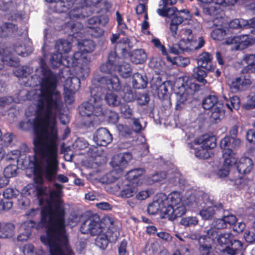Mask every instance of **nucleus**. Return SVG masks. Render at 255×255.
Segmentation results:
<instances>
[{"label": "nucleus", "instance_id": "26", "mask_svg": "<svg viewBox=\"0 0 255 255\" xmlns=\"http://www.w3.org/2000/svg\"><path fill=\"white\" fill-rule=\"evenodd\" d=\"M18 26L11 22H5L0 26V37L5 38L17 33Z\"/></svg>", "mask_w": 255, "mask_h": 255}, {"label": "nucleus", "instance_id": "22", "mask_svg": "<svg viewBox=\"0 0 255 255\" xmlns=\"http://www.w3.org/2000/svg\"><path fill=\"white\" fill-rule=\"evenodd\" d=\"M183 34L186 37L187 41L193 43L194 48L199 49L204 46L205 41L203 36H199L197 38L193 34L192 29L185 28L183 30Z\"/></svg>", "mask_w": 255, "mask_h": 255}, {"label": "nucleus", "instance_id": "2", "mask_svg": "<svg viewBox=\"0 0 255 255\" xmlns=\"http://www.w3.org/2000/svg\"><path fill=\"white\" fill-rule=\"evenodd\" d=\"M53 186L56 189L49 190V198L45 197L48 195L46 186L36 188L38 204L43 206L38 228L47 224L46 235L40 236V241L48 247L50 255H74L69 245L65 223L66 212L62 205L61 194L64 186L55 182Z\"/></svg>", "mask_w": 255, "mask_h": 255}, {"label": "nucleus", "instance_id": "3", "mask_svg": "<svg viewBox=\"0 0 255 255\" xmlns=\"http://www.w3.org/2000/svg\"><path fill=\"white\" fill-rule=\"evenodd\" d=\"M102 0H46L49 3L54 2V10L57 13H66L70 20L62 26V29L68 35L77 38L82 34L83 28L82 23L75 21L74 18L85 17L83 10L88 6L95 5Z\"/></svg>", "mask_w": 255, "mask_h": 255}, {"label": "nucleus", "instance_id": "43", "mask_svg": "<svg viewBox=\"0 0 255 255\" xmlns=\"http://www.w3.org/2000/svg\"><path fill=\"white\" fill-rule=\"evenodd\" d=\"M137 186L131 184L128 185L120 192L121 196L123 198H130L132 197L137 192Z\"/></svg>", "mask_w": 255, "mask_h": 255}, {"label": "nucleus", "instance_id": "8", "mask_svg": "<svg viewBox=\"0 0 255 255\" xmlns=\"http://www.w3.org/2000/svg\"><path fill=\"white\" fill-rule=\"evenodd\" d=\"M81 55L79 51L75 52L72 56H67L64 60L62 59L61 53H54L51 55L50 63L53 67L58 68L62 64L68 67H75L78 66L81 59L78 57Z\"/></svg>", "mask_w": 255, "mask_h": 255}, {"label": "nucleus", "instance_id": "24", "mask_svg": "<svg viewBox=\"0 0 255 255\" xmlns=\"http://www.w3.org/2000/svg\"><path fill=\"white\" fill-rule=\"evenodd\" d=\"M143 168H134L129 170L126 174V178L130 184L137 186L141 183V177L144 173Z\"/></svg>", "mask_w": 255, "mask_h": 255}, {"label": "nucleus", "instance_id": "1", "mask_svg": "<svg viewBox=\"0 0 255 255\" xmlns=\"http://www.w3.org/2000/svg\"><path fill=\"white\" fill-rule=\"evenodd\" d=\"M43 77L36 104V118L33 120L35 154L58 153V130L55 116L63 107L62 96L56 90V75L46 65H42Z\"/></svg>", "mask_w": 255, "mask_h": 255}, {"label": "nucleus", "instance_id": "57", "mask_svg": "<svg viewBox=\"0 0 255 255\" xmlns=\"http://www.w3.org/2000/svg\"><path fill=\"white\" fill-rule=\"evenodd\" d=\"M168 89L165 82L162 83L157 88V95L159 98L164 99L168 97Z\"/></svg>", "mask_w": 255, "mask_h": 255}, {"label": "nucleus", "instance_id": "32", "mask_svg": "<svg viewBox=\"0 0 255 255\" xmlns=\"http://www.w3.org/2000/svg\"><path fill=\"white\" fill-rule=\"evenodd\" d=\"M131 61L135 64H141L144 62L147 58L145 51L142 49H136L131 52L129 55Z\"/></svg>", "mask_w": 255, "mask_h": 255}, {"label": "nucleus", "instance_id": "48", "mask_svg": "<svg viewBox=\"0 0 255 255\" xmlns=\"http://www.w3.org/2000/svg\"><path fill=\"white\" fill-rule=\"evenodd\" d=\"M120 109L123 117L126 119H131L133 115V111L128 105L126 103H121L120 105Z\"/></svg>", "mask_w": 255, "mask_h": 255}, {"label": "nucleus", "instance_id": "34", "mask_svg": "<svg viewBox=\"0 0 255 255\" xmlns=\"http://www.w3.org/2000/svg\"><path fill=\"white\" fill-rule=\"evenodd\" d=\"M165 208L162 201H154L150 203L147 208V211L150 215H155L159 213L160 217L162 215V209Z\"/></svg>", "mask_w": 255, "mask_h": 255}, {"label": "nucleus", "instance_id": "28", "mask_svg": "<svg viewBox=\"0 0 255 255\" xmlns=\"http://www.w3.org/2000/svg\"><path fill=\"white\" fill-rule=\"evenodd\" d=\"M104 233H105V234L98 235L95 242L96 246L102 250H105L107 248L109 242L111 241V238H112L113 240L116 239L117 238V232L114 233L113 236L108 235L106 232Z\"/></svg>", "mask_w": 255, "mask_h": 255}, {"label": "nucleus", "instance_id": "52", "mask_svg": "<svg viewBox=\"0 0 255 255\" xmlns=\"http://www.w3.org/2000/svg\"><path fill=\"white\" fill-rule=\"evenodd\" d=\"M89 73L90 68L87 66L80 67L77 73L79 83L80 84L81 80H84L87 78L89 75Z\"/></svg>", "mask_w": 255, "mask_h": 255}, {"label": "nucleus", "instance_id": "14", "mask_svg": "<svg viewBox=\"0 0 255 255\" xmlns=\"http://www.w3.org/2000/svg\"><path fill=\"white\" fill-rule=\"evenodd\" d=\"M93 139L98 145L106 146L113 141V135L106 128H100L95 132Z\"/></svg>", "mask_w": 255, "mask_h": 255}, {"label": "nucleus", "instance_id": "31", "mask_svg": "<svg viewBox=\"0 0 255 255\" xmlns=\"http://www.w3.org/2000/svg\"><path fill=\"white\" fill-rule=\"evenodd\" d=\"M215 208L221 210L223 208V206L222 204L219 203L214 205L213 206L204 208L200 211L199 214L204 220L212 219L215 214Z\"/></svg>", "mask_w": 255, "mask_h": 255}, {"label": "nucleus", "instance_id": "23", "mask_svg": "<svg viewBox=\"0 0 255 255\" xmlns=\"http://www.w3.org/2000/svg\"><path fill=\"white\" fill-rule=\"evenodd\" d=\"M237 163V169L240 174L245 175L249 173L253 168V162L251 158L248 157H241Z\"/></svg>", "mask_w": 255, "mask_h": 255}, {"label": "nucleus", "instance_id": "64", "mask_svg": "<svg viewBox=\"0 0 255 255\" xmlns=\"http://www.w3.org/2000/svg\"><path fill=\"white\" fill-rule=\"evenodd\" d=\"M149 96L146 93L139 94L136 97L138 105L143 106L146 105L149 101Z\"/></svg>", "mask_w": 255, "mask_h": 255}, {"label": "nucleus", "instance_id": "46", "mask_svg": "<svg viewBox=\"0 0 255 255\" xmlns=\"http://www.w3.org/2000/svg\"><path fill=\"white\" fill-rule=\"evenodd\" d=\"M32 72V69L29 67L23 66L17 68L14 72V75L17 77H27Z\"/></svg>", "mask_w": 255, "mask_h": 255}, {"label": "nucleus", "instance_id": "18", "mask_svg": "<svg viewBox=\"0 0 255 255\" xmlns=\"http://www.w3.org/2000/svg\"><path fill=\"white\" fill-rule=\"evenodd\" d=\"M177 2V0H161L159 3V6L161 8L157 9V13L163 17H169L170 12L173 14L177 11L175 7H169L172 6Z\"/></svg>", "mask_w": 255, "mask_h": 255}, {"label": "nucleus", "instance_id": "42", "mask_svg": "<svg viewBox=\"0 0 255 255\" xmlns=\"http://www.w3.org/2000/svg\"><path fill=\"white\" fill-rule=\"evenodd\" d=\"M181 13L189 14L190 11L187 9H182L178 11L177 13H176L175 12L173 14H171V12H170L169 16L170 15L172 16L170 23L179 25L183 22L184 19H187V18H184L181 15Z\"/></svg>", "mask_w": 255, "mask_h": 255}, {"label": "nucleus", "instance_id": "50", "mask_svg": "<svg viewBox=\"0 0 255 255\" xmlns=\"http://www.w3.org/2000/svg\"><path fill=\"white\" fill-rule=\"evenodd\" d=\"M226 34V30L224 28H221L213 29L211 33L213 39L219 41L222 40Z\"/></svg>", "mask_w": 255, "mask_h": 255}, {"label": "nucleus", "instance_id": "33", "mask_svg": "<svg viewBox=\"0 0 255 255\" xmlns=\"http://www.w3.org/2000/svg\"><path fill=\"white\" fill-rule=\"evenodd\" d=\"M15 226L10 223H0V238H9L12 237L14 234Z\"/></svg>", "mask_w": 255, "mask_h": 255}, {"label": "nucleus", "instance_id": "29", "mask_svg": "<svg viewBox=\"0 0 255 255\" xmlns=\"http://www.w3.org/2000/svg\"><path fill=\"white\" fill-rule=\"evenodd\" d=\"M181 200L180 193L177 191H173L168 195L166 200L162 201L165 208H167L168 207H174L179 204L182 203Z\"/></svg>", "mask_w": 255, "mask_h": 255}, {"label": "nucleus", "instance_id": "21", "mask_svg": "<svg viewBox=\"0 0 255 255\" xmlns=\"http://www.w3.org/2000/svg\"><path fill=\"white\" fill-rule=\"evenodd\" d=\"M242 62L243 64H247L242 68L241 71L242 74H247L250 76L251 74L255 72V54H247L245 55L242 60Z\"/></svg>", "mask_w": 255, "mask_h": 255}, {"label": "nucleus", "instance_id": "30", "mask_svg": "<svg viewBox=\"0 0 255 255\" xmlns=\"http://www.w3.org/2000/svg\"><path fill=\"white\" fill-rule=\"evenodd\" d=\"M132 84L134 89H144L148 84L147 78L138 73H134L132 76Z\"/></svg>", "mask_w": 255, "mask_h": 255}, {"label": "nucleus", "instance_id": "6", "mask_svg": "<svg viewBox=\"0 0 255 255\" xmlns=\"http://www.w3.org/2000/svg\"><path fill=\"white\" fill-rule=\"evenodd\" d=\"M45 160V164L42 166L35 163L34 167V181L35 183L42 185L45 179L49 182L56 180V175L58 171V153L36 154Z\"/></svg>", "mask_w": 255, "mask_h": 255}, {"label": "nucleus", "instance_id": "5", "mask_svg": "<svg viewBox=\"0 0 255 255\" xmlns=\"http://www.w3.org/2000/svg\"><path fill=\"white\" fill-rule=\"evenodd\" d=\"M80 231L83 234L92 236L99 235L101 233L106 232L110 236L118 232V228L115 225L114 219L105 216L102 219L97 214L89 216L82 224Z\"/></svg>", "mask_w": 255, "mask_h": 255}, {"label": "nucleus", "instance_id": "49", "mask_svg": "<svg viewBox=\"0 0 255 255\" xmlns=\"http://www.w3.org/2000/svg\"><path fill=\"white\" fill-rule=\"evenodd\" d=\"M17 166L14 164H10L6 166L3 170V175L8 179L14 177L17 174Z\"/></svg>", "mask_w": 255, "mask_h": 255}, {"label": "nucleus", "instance_id": "15", "mask_svg": "<svg viewBox=\"0 0 255 255\" xmlns=\"http://www.w3.org/2000/svg\"><path fill=\"white\" fill-rule=\"evenodd\" d=\"M195 144H201L211 150L214 148L217 145L216 138L214 135L204 134L196 137L192 141L189 142L190 147H193Z\"/></svg>", "mask_w": 255, "mask_h": 255}, {"label": "nucleus", "instance_id": "35", "mask_svg": "<svg viewBox=\"0 0 255 255\" xmlns=\"http://www.w3.org/2000/svg\"><path fill=\"white\" fill-rule=\"evenodd\" d=\"M210 71L206 70L204 67H201V66L198 65L193 69V77L200 83L205 85L207 81L205 78L207 76L208 72Z\"/></svg>", "mask_w": 255, "mask_h": 255}, {"label": "nucleus", "instance_id": "11", "mask_svg": "<svg viewBox=\"0 0 255 255\" xmlns=\"http://www.w3.org/2000/svg\"><path fill=\"white\" fill-rule=\"evenodd\" d=\"M132 157V154L130 152L120 153L114 156L111 163L116 171L121 172L128 167Z\"/></svg>", "mask_w": 255, "mask_h": 255}, {"label": "nucleus", "instance_id": "55", "mask_svg": "<svg viewBox=\"0 0 255 255\" xmlns=\"http://www.w3.org/2000/svg\"><path fill=\"white\" fill-rule=\"evenodd\" d=\"M240 22V28H255V17H253L249 20H245L242 18L239 19Z\"/></svg>", "mask_w": 255, "mask_h": 255}, {"label": "nucleus", "instance_id": "17", "mask_svg": "<svg viewBox=\"0 0 255 255\" xmlns=\"http://www.w3.org/2000/svg\"><path fill=\"white\" fill-rule=\"evenodd\" d=\"M251 84V76L245 74V75H241L233 80L230 87L233 92L237 93L245 90L246 87Z\"/></svg>", "mask_w": 255, "mask_h": 255}, {"label": "nucleus", "instance_id": "54", "mask_svg": "<svg viewBox=\"0 0 255 255\" xmlns=\"http://www.w3.org/2000/svg\"><path fill=\"white\" fill-rule=\"evenodd\" d=\"M240 98L238 96H234L230 98V101H228L226 106L231 110H232L233 109L238 110L240 107Z\"/></svg>", "mask_w": 255, "mask_h": 255}, {"label": "nucleus", "instance_id": "36", "mask_svg": "<svg viewBox=\"0 0 255 255\" xmlns=\"http://www.w3.org/2000/svg\"><path fill=\"white\" fill-rule=\"evenodd\" d=\"M211 110L210 119L211 120L217 122V121H220L221 117H223L225 114L223 104H217L216 107L212 108Z\"/></svg>", "mask_w": 255, "mask_h": 255}, {"label": "nucleus", "instance_id": "39", "mask_svg": "<svg viewBox=\"0 0 255 255\" xmlns=\"http://www.w3.org/2000/svg\"><path fill=\"white\" fill-rule=\"evenodd\" d=\"M117 70L119 74L123 78H127L130 77L132 74V69L128 63L123 62L118 65Z\"/></svg>", "mask_w": 255, "mask_h": 255}, {"label": "nucleus", "instance_id": "13", "mask_svg": "<svg viewBox=\"0 0 255 255\" xmlns=\"http://www.w3.org/2000/svg\"><path fill=\"white\" fill-rule=\"evenodd\" d=\"M186 212V209L183 203H180L174 207L170 206L162 209L161 219H168L173 221L177 218L183 216Z\"/></svg>", "mask_w": 255, "mask_h": 255}, {"label": "nucleus", "instance_id": "53", "mask_svg": "<svg viewBox=\"0 0 255 255\" xmlns=\"http://www.w3.org/2000/svg\"><path fill=\"white\" fill-rule=\"evenodd\" d=\"M100 69L101 71L103 73L111 74L113 72L116 70V67L113 65V63L112 64L107 61L105 63H104L100 65Z\"/></svg>", "mask_w": 255, "mask_h": 255}, {"label": "nucleus", "instance_id": "7", "mask_svg": "<svg viewBox=\"0 0 255 255\" xmlns=\"http://www.w3.org/2000/svg\"><path fill=\"white\" fill-rule=\"evenodd\" d=\"M203 3V12L210 17V21L213 25H221L223 23L224 11L221 6L227 5H234L238 0H199ZM247 5H250L253 9H255V0H245Z\"/></svg>", "mask_w": 255, "mask_h": 255}, {"label": "nucleus", "instance_id": "9", "mask_svg": "<svg viewBox=\"0 0 255 255\" xmlns=\"http://www.w3.org/2000/svg\"><path fill=\"white\" fill-rule=\"evenodd\" d=\"M232 137L226 135L220 141V146L222 149L224 165L226 167L232 166L236 164L237 159L231 148Z\"/></svg>", "mask_w": 255, "mask_h": 255}, {"label": "nucleus", "instance_id": "60", "mask_svg": "<svg viewBox=\"0 0 255 255\" xmlns=\"http://www.w3.org/2000/svg\"><path fill=\"white\" fill-rule=\"evenodd\" d=\"M13 51L17 55L24 57L27 55V53L25 50V48L23 46L21 42H17L12 46Z\"/></svg>", "mask_w": 255, "mask_h": 255}, {"label": "nucleus", "instance_id": "58", "mask_svg": "<svg viewBox=\"0 0 255 255\" xmlns=\"http://www.w3.org/2000/svg\"><path fill=\"white\" fill-rule=\"evenodd\" d=\"M198 223V220L196 217H188L182 218L180 221V224L185 227L195 226Z\"/></svg>", "mask_w": 255, "mask_h": 255}, {"label": "nucleus", "instance_id": "40", "mask_svg": "<svg viewBox=\"0 0 255 255\" xmlns=\"http://www.w3.org/2000/svg\"><path fill=\"white\" fill-rule=\"evenodd\" d=\"M166 59L171 64L183 67L186 66L190 62L188 58L180 56H175L171 57L168 55Z\"/></svg>", "mask_w": 255, "mask_h": 255}, {"label": "nucleus", "instance_id": "16", "mask_svg": "<svg viewBox=\"0 0 255 255\" xmlns=\"http://www.w3.org/2000/svg\"><path fill=\"white\" fill-rule=\"evenodd\" d=\"M38 224L39 222L38 223H36L33 220H29L24 222L22 224V227L24 228L25 232L19 234L17 236V240L21 242L27 241L31 235L32 230L33 229H35L36 230H39L43 228H46L47 224H42L41 225L42 226L41 228H38L37 225Z\"/></svg>", "mask_w": 255, "mask_h": 255}, {"label": "nucleus", "instance_id": "44", "mask_svg": "<svg viewBox=\"0 0 255 255\" xmlns=\"http://www.w3.org/2000/svg\"><path fill=\"white\" fill-rule=\"evenodd\" d=\"M106 103L111 107H117L121 104L118 96L114 93H106L105 96Z\"/></svg>", "mask_w": 255, "mask_h": 255}, {"label": "nucleus", "instance_id": "41", "mask_svg": "<svg viewBox=\"0 0 255 255\" xmlns=\"http://www.w3.org/2000/svg\"><path fill=\"white\" fill-rule=\"evenodd\" d=\"M242 242L233 238V241L231 243L230 247H229L226 253L230 255H236L242 250Z\"/></svg>", "mask_w": 255, "mask_h": 255}, {"label": "nucleus", "instance_id": "12", "mask_svg": "<svg viewBox=\"0 0 255 255\" xmlns=\"http://www.w3.org/2000/svg\"><path fill=\"white\" fill-rule=\"evenodd\" d=\"M184 91L181 94L178 99L176 105V109L178 110L180 105L184 104L196 92L200 90V85L197 83L192 82L191 80H188L184 86Z\"/></svg>", "mask_w": 255, "mask_h": 255}, {"label": "nucleus", "instance_id": "19", "mask_svg": "<svg viewBox=\"0 0 255 255\" xmlns=\"http://www.w3.org/2000/svg\"><path fill=\"white\" fill-rule=\"evenodd\" d=\"M213 56L206 51H204L199 55L197 58L198 65L201 67H204V69L210 72H213L215 70V67L213 65Z\"/></svg>", "mask_w": 255, "mask_h": 255}, {"label": "nucleus", "instance_id": "27", "mask_svg": "<svg viewBox=\"0 0 255 255\" xmlns=\"http://www.w3.org/2000/svg\"><path fill=\"white\" fill-rule=\"evenodd\" d=\"M234 235L231 233L220 234L218 238L217 242L219 246L223 248L222 251L226 252L231 243L233 241Z\"/></svg>", "mask_w": 255, "mask_h": 255}, {"label": "nucleus", "instance_id": "37", "mask_svg": "<svg viewBox=\"0 0 255 255\" xmlns=\"http://www.w3.org/2000/svg\"><path fill=\"white\" fill-rule=\"evenodd\" d=\"M217 104H222L218 101V97L214 95H209L203 100L202 107L205 110H210L216 107Z\"/></svg>", "mask_w": 255, "mask_h": 255}, {"label": "nucleus", "instance_id": "4", "mask_svg": "<svg viewBox=\"0 0 255 255\" xmlns=\"http://www.w3.org/2000/svg\"><path fill=\"white\" fill-rule=\"evenodd\" d=\"M97 83V86L91 88V97L89 100L83 103L79 107V113L82 116L104 115L102 88L116 92H119L122 89L120 79L117 75L101 77Z\"/></svg>", "mask_w": 255, "mask_h": 255}, {"label": "nucleus", "instance_id": "25", "mask_svg": "<svg viewBox=\"0 0 255 255\" xmlns=\"http://www.w3.org/2000/svg\"><path fill=\"white\" fill-rule=\"evenodd\" d=\"M187 146L189 149L194 150L195 156L199 159H208L214 155L212 152L209 151V149L201 144H195L193 147H190L189 142H188Z\"/></svg>", "mask_w": 255, "mask_h": 255}, {"label": "nucleus", "instance_id": "38", "mask_svg": "<svg viewBox=\"0 0 255 255\" xmlns=\"http://www.w3.org/2000/svg\"><path fill=\"white\" fill-rule=\"evenodd\" d=\"M55 46L57 52L63 54L69 52L71 48V43L67 40L59 39L56 41Z\"/></svg>", "mask_w": 255, "mask_h": 255}, {"label": "nucleus", "instance_id": "10", "mask_svg": "<svg viewBox=\"0 0 255 255\" xmlns=\"http://www.w3.org/2000/svg\"><path fill=\"white\" fill-rule=\"evenodd\" d=\"M224 43L232 45L231 49L232 51L242 50L253 44V39L250 35H242L228 37Z\"/></svg>", "mask_w": 255, "mask_h": 255}, {"label": "nucleus", "instance_id": "47", "mask_svg": "<svg viewBox=\"0 0 255 255\" xmlns=\"http://www.w3.org/2000/svg\"><path fill=\"white\" fill-rule=\"evenodd\" d=\"M87 31L91 37L94 38L101 37L104 35L105 32L103 28L94 26H88Z\"/></svg>", "mask_w": 255, "mask_h": 255}, {"label": "nucleus", "instance_id": "59", "mask_svg": "<svg viewBox=\"0 0 255 255\" xmlns=\"http://www.w3.org/2000/svg\"><path fill=\"white\" fill-rule=\"evenodd\" d=\"M82 45L83 46V51L86 53H91L93 52L96 47L95 42L89 39H86L83 41Z\"/></svg>", "mask_w": 255, "mask_h": 255}, {"label": "nucleus", "instance_id": "62", "mask_svg": "<svg viewBox=\"0 0 255 255\" xmlns=\"http://www.w3.org/2000/svg\"><path fill=\"white\" fill-rule=\"evenodd\" d=\"M255 95H250L248 96V101L244 104L243 108L246 110H251L255 108Z\"/></svg>", "mask_w": 255, "mask_h": 255}, {"label": "nucleus", "instance_id": "61", "mask_svg": "<svg viewBox=\"0 0 255 255\" xmlns=\"http://www.w3.org/2000/svg\"><path fill=\"white\" fill-rule=\"evenodd\" d=\"M117 128L120 134L124 137L130 136L132 133V130L127 126L119 124Z\"/></svg>", "mask_w": 255, "mask_h": 255}, {"label": "nucleus", "instance_id": "45", "mask_svg": "<svg viewBox=\"0 0 255 255\" xmlns=\"http://www.w3.org/2000/svg\"><path fill=\"white\" fill-rule=\"evenodd\" d=\"M103 110H104L103 109ZM104 111V115H103L102 116H98V117L96 116V117H106L107 118V120L108 121V122L109 123L115 124L117 123H118V122L119 120V115L117 113H116L114 111L110 110V111L107 112V116H106L105 111ZM91 116L96 117V116H94V115H91L89 117H91Z\"/></svg>", "mask_w": 255, "mask_h": 255}, {"label": "nucleus", "instance_id": "63", "mask_svg": "<svg viewBox=\"0 0 255 255\" xmlns=\"http://www.w3.org/2000/svg\"><path fill=\"white\" fill-rule=\"evenodd\" d=\"M152 42L154 44V46L157 48H158L162 52V54L163 55L166 56V58L168 56V54L167 51H166V48L165 46L162 45L158 38H153L152 40Z\"/></svg>", "mask_w": 255, "mask_h": 255}, {"label": "nucleus", "instance_id": "20", "mask_svg": "<svg viewBox=\"0 0 255 255\" xmlns=\"http://www.w3.org/2000/svg\"><path fill=\"white\" fill-rule=\"evenodd\" d=\"M0 59L4 63L11 67H17L19 64V60L15 58L12 51L8 47L0 49Z\"/></svg>", "mask_w": 255, "mask_h": 255}, {"label": "nucleus", "instance_id": "56", "mask_svg": "<svg viewBox=\"0 0 255 255\" xmlns=\"http://www.w3.org/2000/svg\"><path fill=\"white\" fill-rule=\"evenodd\" d=\"M120 59V57L118 55L115 50H112L108 53L107 61L112 64L113 63V65H114L116 68L119 64V60Z\"/></svg>", "mask_w": 255, "mask_h": 255}, {"label": "nucleus", "instance_id": "51", "mask_svg": "<svg viewBox=\"0 0 255 255\" xmlns=\"http://www.w3.org/2000/svg\"><path fill=\"white\" fill-rule=\"evenodd\" d=\"M181 53H183L185 51H190L192 50L194 48L193 43H191L188 41L187 42L185 40H181L178 43Z\"/></svg>", "mask_w": 255, "mask_h": 255}]
</instances>
